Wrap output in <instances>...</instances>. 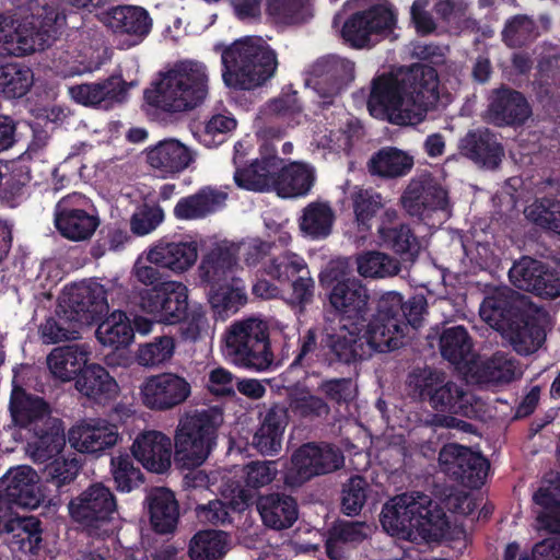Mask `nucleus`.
I'll list each match as a JSON object with an SVG mask.
<instances>
[{
  "label": "nucleus",
  "mask_w": 560,
  "mask_h": 560,
  "mask_svg": "<svg viewBox=\"0 0 560 560\" xmlns=\"http://www.w3.org/2000/svg\"><path fill=\"white\" fill-rule=\"evenodd\" d=\"M351 201L359 230L370 231L372 221L384 208L382 195L372 188H360L352 192Z\"/></svg>",
  "instance_id": "59"
},
{
  "label": "nucleus",
  "mask_w": 560,
  "mask_h": 560,
  "mask_svg": "<svg viewBox=\"0 0 560 560\" xmlns=\"http://www.w3.org/2000/svg\"><path fill=\"white\" fill-rule=\"evenodd\" d=\"M404 73L401 77L383 73L372 80L368 109L373 117L399 125H413L411 109L407 106Z\"/></svg>",
  "instance_id": "15"
},
{
  "label": "nucleus",
  "mask_w": 560,
  "mask_h": 560,
  "mask_svg": "<svg viewBox=\"0 0 560 560\" xmlns=\"http://www.w3.org/2000/svg\"><path fill=\"white\" fill-rule=\"evenodd\" d=\"M238 247L233 243L221 242L211 247L201 258L199 278L206 287H217L233 278L237 265Z\"/></svg>",
  "instance_id": "30"
},
{
  "label": "nucleus",
  "mask_w": 560,
  "mask_h": 560,
  "mask_svg": "<svg viewBox=\"0 0 560 560\" xmlns=\"http://www.w3.org/2000/svg\"><path fill=\"white\" fill-rule=\"evenodd\" d=\"M117 425L102 419H91L69 431V442L81 453L101 455L116 445Z\"/></svg>",
  "instance_id": "28"
},
{
  "label": "nucleus",
  "mask_w": 560,
  "mask_h": 560,
  "mask_svg": "<svg viewBox=\"0 0 560 560\" xmlns=\"http://www.w3.org/2000/svg\"><path fill=\"white\" fill-rule=\"evenodd\" d=\"M472 347V339L463 325L444 328L439 338L442 358L454 365L467 363Z\"/></svg>",
  "instance_id": "52"
},
{
  "label": "nucleus",
  "mask_w": 560,
  "mask_h": 560,
  "mask_svg": "<svg viewBox=\"0 0 560 560\" xmlns=\"http://www.w3.org/2000/svg\"><path fill=\"white\" fill-rule=\"evenodd\" d=\"M416 390L438 412L471 418L476 413L475 397L463 385L447 380L445 373L424 370L416 380Z\"/></svg>",
  "instance_id": "11"
},
{
  "label": "nucleus",
  "mask_w": 560,
  "mask_h": 560,
  "mask_svg": "<svg viewBox=\"0 0 560 560\" xmlns=\"http://www.w3.org/2000/svg\"><path fill=\"white\" fill-rule=\"evenodd\" d=\"M266 11L282 25H300L312 16V0H266Z\"/></svg>",
  "instance_id": "54"
},
{
  "label": "nucleus",
  "mask_w": 560,
  "mask_h": 560,
  "mask_svg": "<svg viewBox=\"0 0 560 560\" xmlns=\"http://www.w3.org/2000/svg\"><path fill=\"white\" fill-rule=\"evenodd\" d=\"M521 313L515 304L514 292L508 288L494 289L485 296L479 307L482 320L498 331L511 327Z\"/></svg>",
  "instance_id": "36"
},
{
  "label": "nucleus",
  "mask_w": 560,
  "mask_h": 560,
  "mask_svg": "<svg viewBox=\"0 0 560 560\" xmlns=\"http://www.w3.org/2000/svg\"><path fill=\"white\" fill-rule=\"evenodd\" d=\"M96 328V338L103 346L115 350L128 347L135 338L131 319L122 311H114L107 315Z\"/></svg>",
  "instance_id": "49"
},
{
  "label": "nucleus",
  "mask_w": 560,
  "mask_h": 560,
  "mask_svg": "<svg viewBox=\"0 0 560 560\" xmlns=\"http://www.w3.org/2000/svg\"><path fill=\"white\" fill-rule=\"evenodd\" d=\"M319 282L327 291L330 306L339 316V323L365 326L370 315V294L361 280L348 277L343 269L329 265L319 275Z\"/></svg>",
  "instance_id": "9"
},
{
  "label": "nucleus",
  "mask_w": 560,
  "mask_h": 560,
  "mask_svg": "<svg viewBox=\"0 0 560 560\" xmlns=\"http://www.w3.org/2000/svg\"><path fill=\"white\" fill-rule=\"evenodd\" d=\"M513 323L505 330L510 332L511 343L518 354H532L542 346L546 332L534 316L521 313Z\"/></svg>",
  "instance_id": "48"
},
{
  "label": "nucleus",
  "mask_w": 560,
  "mask_h": 560,
  "mask_svg": "<svg viewBox=\"0 0 560 560\" xmlns=\"http://www.w3.org/2000/svg\"><path fill=\"white\" fill-rule=\"evenodd\" d=\"M10 412L13 421L30 431L36 424L45 423L51 417L49 405L44 398L26 393L22 387H14L10 398Z\"/></svg>",
  "instance_id": "45"
},
{
  "label": "nucleus",
  "mask_w": 560,
  "mask_h": 560,
  "mask_svg": "<svg viewBox=\"0 0 560 560\" xmlns=\"http://www.w3.org/2000/svg\"><path fill=\"white\" fill-rule=\"evenodd\" d=\"M223 412L195 409L180 417L174 435V458L180 467H200L218 446Z\"/></svg>",
  "instance_id": "6"
},
{
  "label": "nucleus",
  "mask_w": 560,
  "mask_h": 560,
  "mask_svg": "<svg viewBox=\"0 0 560 560\" xmlns=\"http://www.w3.org/2000/svg\"><path fill=\"white\" fill-rule=\"evenodd\" d=\"M380 521L386 533L402 539L418 533L427 540L440 541L451 529L443 506L422 492L389 499L382 508Z\"/></svg>",
  "instance_id": "3"
},
{
  "label": "nucleus",
  "mask_w": 560,
  "mask_h": 560,
  "mask_svg": "<svg viewBox=\"0 0 560 560\" xmlns=\"http://www.w3.org/2000/svg\"><path fill=\"white\" fill-rule=\"evenodd\" d=\"M13 534L11 545L20 551L38 555L43 547L42 522L34 516L20 517L15 508L0 498V535Z\"/></svg>",
  "instance_id": "23"
},
{
  "label": "nucleus",
  "mask_w": 560,
  "mask_h": 560,
  "mask_svg": "<svg viewBox=\"0 0 560 560\" xmlns=\"http://www.w3.org/2000/svg\"><path fill=\"white\" fill-rule=\"evenodd\" d=\"M197 258L198 245L195 241L160 242L148 253L150 264L176 273L188 270Z\"/></svg>",
  "instance_id": "37"
},
{
  "label": "nucleus",
  "mask_w": 560,
  "mask_h": 560,
  "mask_svg": "<svg viewBox=\"0 0 560 560\" xmlns=\"http://www.w3.org/2000/svg\"><path fill=\"white\" fill-rule=\"evenodd\" d=\"M264 271L280 283L291 282L300 272L308 273V267L303 257L294 253H283L269 260Z\"/></svg>",
  "instance_id": "63"
},
{
  "label": "nucleus",
  "mask_w": 560,
  "mask_h": 560,
  "mask_svg": "<svg viewBox=\"0 0 560 560\" xmlns=\"http://www.w3.org/2000/svg\"><path fill=\"white\" fill-rule=\"evenodd\" d=\"M343 463V454L338 447L328 443H306L293 453L283 481L288 487L296 488L315 476L338 470Z\"/></svg>",
  "instance_id": "13"
},
{
  "label": "nucleus",
  "mask_w": 560,
  "mask_h": 560,
  "mask_svg": "<svg viewBox=\"0 0 560 560\" xmlns=\"http://www.w3.org/2000/svg\"><path fill=\"white\" fill-rule=\"evenodd\" d=\"M101 21L114 33L132 37L133 44L142 42L152 30L149 12L137 5H115L101 15Z\"/></svg>",
  "instance_id": "29"
},
{
  "label": "nucleus",
  "mask_w": 560,
  "mask_h": 560,
  "mask_svg": "<svg viewBox=\"0 0 560 560\" xmlns=\"http://www.w3.org/2000/svg\"><path fill=\"white\" fill-rule=\"evenodd\" d=\"M86 362L88 352L77 345L57 347L47 357L49 371L61 382L75 381Z\"/></svg>",
  "instance_id": "50"
},
{
  "label": "nucleus",
  "mask_w": 560,
  "mask_h": 560,
  "mask_svg": "<svg viewBox=\"0 0 560 560\" xmlns=\"http://www.w3.org/2000/svg\"><path fill=\"white\" fill-rule=\"evenodd\" d=\"M131 452L133 458L147 470L163 474L171 467L173 444L171 439L160 431H145L133 441Z\"/></svg>",
  "instance_id": "27"
},
{
  "label": "nucleus",
  "mask_w": 560,
  "mask_h": 560,
  "mask_svg": "<svg viewBox=\"0 0 560 560\" xmlns=\"http://www.w3.org/2000/svg\"><path fill=\"white\" fill-rule=\"evenodd\" d=\"M397 10L388 1L352 13L343 23L341 36L355 49L370 48L394 34Z\"/></svg>",
  "instance_id": "10"
},
{
  "label": "nucleus",
  "mask_w": 560,
  "mask_h": 560,
  "mask_svg": "<svg viewBox=\"0 0 560 560\" xmlns=\"http://www.w3.org/2000/svg\"><path fill=\"white\" fill-rule=\"evenodd\" d=\"M334 221L335 212L328 202L313 201L303 209L299 228L312 240H323L331 233Z\"/></svg>",
  "instance_id": "51"
},
{
  "label": "nucleus",
  "mask_w": 560,
  "mask_h": 560,
  "mask_svg": "<svg viewBox=\"0 0 560 560\" xmlns=\"http://www.w3.org/2000/svg\"><path fill=\"white\" fill-rule=\"evenodd\" d=\"M278 460H252L244 466V480L246 488L238 490L237 498L245 506L254 503L255 494L252 490H257L269 485L278 474Z\"/></svg>",
  "instance_id": "53"
},
{
  "label": "nucleus",
  "mask_w": 560,
  "mask_h": 560,
  "mask_svg": "<svg viewBox=\"0 0 560 560\" xmlns=\"http://www.w3.org/2000/svg\"><path fill=\"white\" fill-rule=\"evenodd\" d=\"M65 20L57 5L46 3L32 14L30 22L22 23L26 38L34 42V52L45 50L56 40Z\"/></svg>",
  "instance_id": "38"
},
{
  "label": "nucleus",
  "mask_w": 560,
  "mask_h": 560,
  "mask_svg": "<svg viewBox=\"0 0 560 560\" xmlns=\"http://www.w3.org/2000/svg\"><path fill=\"white\" fill-rule=\"evenodd\" d=\"M392 339H381L372 319L365 326L339 323L311 327L298 340V353L291 368H310L313 355L322 364L350 366L370 359L373 353L388 352Z\"/></svg>",
  "instance_id": "1"
},
{
  "label": "nucleus",
  "mask_w": 560,
  "mask_h": 560,
  "mask_svg": "<svg viewBox=\"0 0 560 560\" xmlns=\"http://www.w3.org/2000/svg\"><path fill=\"white\" fill-rule=\"evenodd\" d=\"M400 202L411 217L427 219L450 206L448 192L431 177L413 178L404 190Z\"/></svg>",
  "instance_id": "20"
},
{
  "label": "nucleus",
  "mask_w": 560,
  "mask_h": 560,
  "mask_svg": "<svg viewBox=\"0 0 560 560\" xmlns=\"http://www.w3.org/2000/svg\"><path fill=\"white\" fill-rule=\"evenodd\" d=\"M370 534L365 522L337 521L327 530L325 551L329 559L345 558L347 548H355L362 544Z\"/></svg>",
  "instance_id": "44"
},
{
  "label": "nucleus",
  "mask_w": 560,
  "mask_h": 560,
  "mask_svg": "<svg viewBox=\"0 0 560 560\" xmlns=\"http://www.w3.org/2000/svg\"><path fill=\"white\" fill-rule=\"evenodd\" d=\"M0 498L14 508H38L44 497L35 470L28 466L10 469L1 479Z\"/></svg>",
  "instance_id": "24"
},
{
  "label": "nucleus",
  "mask_w": 560,
  "mask_h": 560,
  "mask_svg": "<svg viewBox=\"0 0 560 560\" xmlns=\"http://www.w3.org/2000/svg\"><path fill=\"white\" fill-rule=\"evenodd\" d=\"M427 306V299L422 294H416L408 301H404L402 295L394 291L380 296L371 319L381 339H392L388 352L404 345L409 327L421 326Z\"/></svg>",
  "instance_id": "7"
},
{
  "label": "nucleus",
  "mask_w": 560,
  "mask_h": 560,
  "mask_svg": "<svg viewBox=\"0 0 560 560\" xmlns=\"http://www.w3.org/2000/svg\"><path fill=\"white\" fill-rule=\"evenodd\" d=\"M395 209H386L377 229L381 244L397 255L412 258L420 250V242L409 223L397 222Z\"/></svg>",
  "instance_id": "32"
},
{
  "label": "nucleus",
  "mask_w": 560,
  "mask_h": 560,
  "mask_svg": "<svg viewBox=\"0 0 560 560\" xmlns=\"http://www.w3.org/2000/svg\"><path fill=\"white\" fill-rule=\"evenodd\" d=\"M208 288L209 303L220 319L224 320L235 314L247 301L246 294L241 289L230 285L229 281Z\"/></svg>",
  "instance_id": "58"
},
{
  "label": "nucleus",
  "mask_w": 560,
  "mask_h": 560,
  "mask_svg": "<svg viewBox=\"0 0 560 560\" xmlns=\"http://www.w3.org/2000/svg\"><path fill=\"white\" fill-rule=\"evenodd\" d=\"M107 290L96 281L73 284L63 294L55 315L39 326L40 339L55 345L80 338L83 326L97 324L108 314Z\"/></svg>",
  "instance_id": "2"
},
{
  "label": "nucleus",
  "mask_w": 560,
  "mask_h": 560,
  "mask_svg": "<svg viewBox=\"0 0 560 560\" xmlns=\"http://www.w3.org/2000/svg\"><path fill=\"white\" fill-rule=\"evenodd\" d=\"M279 163H283V159L278 156L275 148L267 144L260 148V156L253 160L248 165H238L237 158L235 156L234 182L237 187L246 190H275Z\"/></svg>",
  "instance_id": "22"
},
{
  "label": "nucleus",
  "mask_w": 560,
  "mask_h": 560,
  "mask_svg": "<svg viewBox=\"0 0 560 560\" xmlns=\"http://www.w3.org/2000/svg\"><path fill=\"white\" fill-rule=\"evenodd\" d=\"M289 422L288 407L283 402L272 404L261 418L253 436V446L262 455H273L281 450L284 430Z\"/></svg>",
  "instance_id": "34"
},
{
  "label": "nucleus",
  "mask_w": 560,
  "mask_h": 560,
  "mask_svg": "<svg viewBox=\"0 0 560 560\" xmlns=\"http://www.w3.org/2000/svg\"><path fill=\"white\" fill-rule=\"evenodd\" d=\"M68 510L73 522L92 536L106 534L108 525L118 514L115 494L102 482L90 485L72 498L68 504Z\"/></svg>",
  "instance_id": "12"
},
{
  "label": "nucleus",
  "mask_w": 560,
  "mask_h": 560,
  "mask_svg": "<svg viewBox=\"0 0 560 560\" xmlns=\"http://www.w3.org/2000/svg\"><path fill=\"white\" fill-rule=\"evenodd\" d=\"M208 75L200 62L186 61L168 70L143 97L148 105L167 113L195 108L206 98Z\"/></svg>",
  "instance_id": "5"
},
{
  "label": "nucleus",
  "mask_w": 560,
  "mask_h": 560,
  "mask_svg": "<svg viewBox=\"0 0 560 560\" xmlns=\"http://www.w3.org/2000/svg\"><path fill=\"white\" fill-rule=\"evenodd\" d=\"M190 394V384L175 373L149 376L140 387L142 405L153 411L171 410L184 404Z\"/></svg>",
  "instance_id": "19"
},
{
  "label": "nucleus",
  "mask_w": 560,
  "mask_h": 560,
  "mask_svg": "<svg viewBox=\"0 0 560 560\" xmlns=\"http://www.w3.org/2000/svg\"><path fill=\"white\" fill-rule=\"evenodd\" d=\"M413 158L396 147H383L366 163L372 177L395 179L406 176L413 167Z\"/></svg>",
  "instance_id": "46"
},
{
  "label": "nucleus",
  "mask_w": 560,
  "mask_h": 560,
  "mask_svg": "<svg viewBox=\"0 0 560 560\" xmlns=\"http://www.w3.org/2000/svg\"><path fill=\"white\" fill-rule=\"evenodd\" d=\"M12 16L0 15V50L23 57L34 52V42L25 36L22 23Z\"/></svg>",
  "instance_id": "56"
},
{
  "label": "nucleus",
  "mask_w": 560,
  "mask_h": 560,
  "mask_svg": "<svg viewBox=\"0 0 560 560\" xmlns=\"http://www.w3.org/2000/svg\"><path fill=\"white\" fill-rule=\"evenodd\" d=\"M527 218L536 225L560 235V201L544 197L537 199L527 210Z\"/></svg>",
  "instance_id": "64"
},
{
  "label": "nucleus",
  "mask_w": 560,
  "mask_h": 560,
  "mask_svg": "<svg viewBox=\"0 0 560 560\" xmlns=\"http://www.w3.org/2000/svg\"><path fill=\"white\" fill-rule=\"evenodd\" d=\"M287 407L296 418L308 422L325 419L330 413L327 401L308 389L291 394Z\"/></svg>",
  "instance_id": "57"
},
{
  "label": "nucleus",
  "mask_w": 560,
  "mask_h": 560,
  "mask_svg": "<svg viewBox=\"0 0 560 560\" xmlns=\"http://www.w3.org/2000/svg\"><path fill=\"white\" fill-rule=\"evenodd\" d=\"M32 432L34 439L28 443V448L36 463L56 457L66 445L63 423L58 418L46 417V422L36 424Z\"/></svg>",
  "instance_id": "41"
},
{
  "label": "nucleus",
  "mask_w": 560,
  "mask_h": 560,
  "mask_svg": "<svg viewBox=\"0 0 560 560\" xmlns=\"http://www.w3.org/2000/svg\"><path fill=\"white\" fill-rule=\"evenodd\" d=\"M175 290L180 293L179 300L182 302L178 307L179 312L174 310V306H177L172 302V304H170V311H174L176 315L175 318H166L165 324L179 325V338L183 341L195 342L207 325L206 312L200 304L189 305L188 288L184 283L177 281Z\"/></svg>",
  "instance_id": "39"
},
{
  "label": "nucleus",
  "mask_w": 560,
  "mask_h": 560,
  "mask_svg": "<svg viewBox=\"0 0 560 560\" xmlns=\"http://www.w3.org/2000/svg\"><path fill=\"white\" fill-rule=\"evenodd\" d=\"M54 222L60 235L73 242L90 240L101 224L95 206L80 192L69 194L57 202Z\"/></svg>",
  "instance_id": "14"
},
{
  "label": "nucleus",
  "mask_w": 560,
  "mask_h": 560,
  "mask_svg": "<svg viewBox=\"0 0 560 560\" xmlns=\"http://www.w3.org/2000/svg\"><path fill=\"white\" fill-rule=\"evenodd\" d=\"M228 194L211 186L200 188L196 194L180 198L174 207V217L178 220H197L221 209Z\"/></svg>",
  "instance_id": "42"
},
{
  "label": "nucleus",
  "mask_w": 560,
  "mask_h": 560,
  "mask_svg": "<svg viewBox=\"0 0 560 560\" xmlns=\"http://www.w3.org/2000/svg\"><path fill=\"white\" fill-rule=\"evenodd\" d=\"M228 535L222 530H200L189 542L191 560H220L226 553Z\"/></svg>",
  "instance_id": "55"
},
{
  "label": "nucleus",
  "mask_w": 560,
  "mask_h": 560,
  "mask_svg": "<svg viewBox=\"0 0 560 560\" xmlns=\"http://www.w3.org/2000/svg\"><path fill=\"white\" fill-rule=\"evenodd\" d=\"M357 270L364 278H387L400 271V264L387 254L366 252L358 256Z\"/></svg>",
  "instance_id": "62"
},
{
  "label": "nucleus",
  "mask_w": 560,
  "mask_h": 560,
  "mask_svg": "<svg viewBox=\"0 0 560 560\" xmlns=\"http://www.w3.org/2000/svg\"><path fill=\"white\" fill-rule=\"evenodd\" d=\"M488 106L491 121L498 127L522 126L532 115V108L520 91L502 85L492 91Z\"/></svg>",
  "instance_id": "26"
},
{
  "label": "nucleus",
  "mask_w": 560,
  "mask_h": 560,
  "mask_svg": "<svg viewBox=\"0 0 560 560\" xmlns=\"http://www.w3.org/2000/svg\"><path fill=\"white\" fill-rule=\"evenodd\" d=\"M225 345L240 366L261 372L273 362L270 327L265 319L250 316L235 320L226 330Z\"/></svg>",
  "instance_id": "8"
},
{
  "label": "nucleus",
  "mask_w": 560,
  "mask_h": 560,
  "mask_svg": "<svg viewBox=\"0 0 560 560\" xmlns=\"http://www.w3.org/2000/svg\"><path fill=\"white\" fill-rule=\"evenodd\" d=\"M315 182L314 168L301 162L279 163L275 190L282 198L306 196Z\"/></svg>",
  "instance_id": "47"
},
{
  "label": "nucleus",
  "mask_w": 560,
  "mask_h": 560,
  "mask_svg": "<svg viewBox=\"0 0 560 560\" xmlns=\"http://www.w3.org/2000/svg\"><path fill=\"white\" fill-rule=\"evenodd\" d=\"M459 153L485 170H497L504 156L503 145L488 128L469 130L458 143Z\"/></svg>",
  "instance_id": "25"
},
{
  "label": "nucleus",
  "mask_w": 560,
  "mask_h": 560,
  "mask_svg": "<svg viewBox=\"0 0 560 560\" xmlns=\"http://www.w3.org/2000/svg\"><path fill=\"white\" fill-rule=\"evenodd\" d=\"M74 386L82 396L98 405L114 399L118 392L115 378L100 364H85L77 375Z\"/></svg>",
  "instance_id": "35"
},
{
  "label": "nucleus",
  "mask_w": 560,
  "mask_h": 560,
  "mask_svg": "<svg viewBox=\"0 0 560 560\" xmlns=\"http://www.w3.org/2000/svg\"><path fill=\"white\" fill-rule=\"evenodd\" d=\"M34 83V73L28 67L15 63L0 66V92L8 98H21Z\"/></svg>",
  "instance_id": "60"
},
{
  "label": "nucleus",
  "mask_w": 560,
  "mask_h": 560,
  "mask_svg": "<svg viewBox=\"0 0 560 560\" xmlns=\"http://www.w3.org/2000/svg\"><path fill=\"white\" fill-rule=\"evenodd\" d=\"M443 471L454 481L469 489H479L485 483L490 467L489 460L469 447L450 443L439 453Z\"/></svg>",
  "instance_id": "17"
},
{
  "label": "nucleus",
  "mask_w": 560,
  "mask_h": 560,
  "mask_svg": "<svg viewBox=\"0 0 560 560\" xmlns=\"http://www.w3.org/2000/svg\"><path fill=\"white\" fill-rule=\"evenodd\" d=\"M147 162L162 178L175 177L194 162L192 152L175 139H165L147 150Z\"/></svg>",
  "instance_id": "31"
},
{
  "label": "nucleus",
  "mask_w": 560,
  "mask_h": 560,
  "mask_svg": "<svg viewBox=\"0 0 560 560\" xmlns=\"http://www.w3.org/2000/svg\"><path fill=\"white\" fill-rule=\"evenodd\" d=\"M133 84L126 82L121 74H112L96 82L73 85L69 93L78 104L108 110L126 101L128 90Z\"/></svg>",
  "instance_id": "21"
},
{
  "label": "nucleus",
  "mask_w": 560,
  "mask_h": 560,
  "mask_svg": "<svg viewBox=\"0 0 560 560\" xmlns=\"http://www.w3.org/2000/svg\"><path fill=\"white\" fill-rule=\"evenodd\" d=\"M355 78L353 61L336 55L318 58L307 70L306 84L323 98L324 104H331L332 98L346 90Z\"/></svg>",
  "instance_id": "16"
},
{
  "label": "nucleus",
  "mask_w": 560,
  "mask_h": 560,
  "mask_svg": "<svg viewBox=\"0 0 560 560\" xmlns=\"http://www.w3.org/2000/svg\"><path fill=\"white\" fill-rule=\"evenodd\" d=\"M222 79L234 90H252L271 79L278 68L277 52L260 37H244L222 51Z\"/></svg>",
  "instance_id": "4"
},
{
  "label": "nucleus",
  "mask_w": 560,
  "mask_h": 560,
  "mask_svg": "<svg viewBox=\"0 0 560 560\" xmlns=\"http://www.w3.org/2000/svg\"><path fill=\"white\" fill-rule=\"evenodd\" d=\"M502 42L510 48H522L538 36L535 20L526 14H516L506 20L502 30Z\"/></svg>",
  "instance_id": "61"
},
{
  "label": "nucleus",
  "mask_w": 560,
  "mask_h": 560,
  "mask_svg": "<svg viewBox=\"0 0 560 560\" xmlns=\"http://www.w3.org/2000/svg\"><path fill=\"white\" fill-rule=\"evenodd\" d=\"M177 281H164L151 288H142L135 295L139 307L152 316L156 323L165 324L166 318H175L176 313L168 311L172 302L177 306L174 310L179 312L180 293L175 290Z\"/></svg>",
  "instance_id": "33"
},
{
  "label": "nucleus",
  "mask_w": 560,
  "mask_h": 560,
  "mask_svg": "<svg viewBox=\"0 0 560 560\" xmlns=\"http://www.w3.org/2000/svg\"><path fill=\"white\" fill-rule=\"evenodd\" d=\"M407 106L413 124L421 122L439 102V74L433 66L415 63L404 72Z\"/></svg>",
  "instance_id": "18"
},
{
  "label": "nucleus",
  "mask_w": 560,
  "mask_h": 560,
  "mask_svg": "<svg viewBox=\"0 0 560 560\" xmlns=\"http://www.w3.org/2000/svg\"><path fill=\"white\" fill-rule=\"evenodd\" d=\"M264 524L272 529L290 528L298 520V503L291 495L270 493L260 495L256 502Z\"/></svg>",
  "instance_id": "43"
},
{
  "label": "nucleus",
  "mask_w": 560,
  "mask_h": 560,
  "mask_svg": "<svg viewBox=\"0 0 560 560\" xmlns=\"http://www.w3.org/2000/svg\"><path fill=\"white\" fill-rule=\"evenodd\" d=\"M149 520L152 529L161 535L175 530L179 520V505L173 491L154 488L147 495Z\"/></svg>",
  "instance_id": "40"
}]
</instances>
